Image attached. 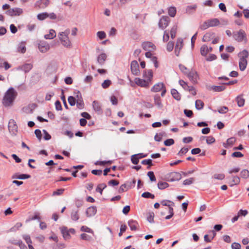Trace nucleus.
Returning <instances> with one entry per match:
<instances>
[{
    "label": "nucleus",
    "instance_id": "obj_1",
    "mask_svg": "<svg viewBox=\"0 0 249 249\" xmlns=\"http://www.w3.org/2000/svg\"><path fill=\"white\" fill-rule=\"evenodd\" d=\"M17 96V92L13 88H9L5 93L2 100V104L5 107L13 105Z\"/></svg>",
    "mask_w": 249,
    "mask_h": 249
},
{
    "label": "nucleus",
    "instance_id": "obj_2",
    "mask_svg": "<svg viewBox=\"0 0 249 249\" xmlns=\"http://www.w3.org/2000/svg\"><path fill=\"white\" fill-rule=\"evenodd\" d=\"M70 33V30L67 29L64 32H59L58 34V37L61 43L64 47L67 48H71L72 47V43L69 37Z\"/></svg>",
    "mask_w": 249,
    "mask_h": 249
},
{
    "label": "nucleus",
    "instance_id": "obj_3",
    "mask_svg": "<svg viewBox=\"0 0 249 249\" xmlns=\"http://www.w3.org/2000/svg\"><path fill=\"white\" fill-rule=\"evenodd\" d=\"M240 57L239 63L240 70L242 71H244L247 65V58L249 56V53L246 50H244L238 54Z\"/></svg>",
    "mask_w": 249,
    "mask_h": 249
},
{
    "label": "nucleus",
    "instance_id": "obj_4",
    "mask_svg": "<svg viewBox=\"0 0 249 249\" xmlns=\"http://www.w3.org/2000/svg\"><path fill=\"white\" fill-rule=\"evenodd\" d=\"M219 20L216 18L208 19L200 25L199 28L201 30H205L208 28L215 27L219 25Z\"/></svg>",
    "mask_w": 249,
    "mask_h": 249
},
{
    "label": "nucleus",
    "instance_id": "obj_5",
    "mask_svg": "<svg viewBox=\"0 0 249 249\" xmlns=\"http://www.w3.org/2000/svg\"><path fill=\"white\" fill-rule=\"evenodd\" d=\"M233 37L234 39L238 42L247 41V38L246 34L243 30H240L239 31L236 32H233Z\"/></svg>",
    "mask_w": 249,
    "mask_h": 249
},
{
    "label": "nucleus",
    "instance_id": "obj_6",
    "mask_svg": "<svg viewBox=\"0 0 249 249\" xmlns=\"http://www.w3.org/2000/svg\"><path fill=\"white\" fill-rule=\"evenodd\" d=\"M60 229L61 232L63 235V237L65 239V240H68L71 238V233H75V230L72 228L68 229L67 227L63 226L61 227Z\"/></svg>",
    "mask_w": 249,
    "mask_h": 249
},
{
    "label": "nucleus",
    "instance_id": "obj_7",
    "mask_svg": "<svg viewBox=\"0 0 249 249\" xmlns=\"http://www.w3.org/2000/svg\"><path fill=\"white\" fill-rule=\"evenodd\" d=\"M170 21V18L168 17L162 16L159 20L158 23L159 27L162 30H164L168 26Z\"/></svg>",
    "mask_w": 249,
    "mask_h": 249
},
{
    "label": "nucleus",
    "instance_id": "obj_8",
    "mask_svg": "<svg viewBox=\"0 0 249 249\" xmlns=\"http://www.w3.org/2000/svg\"><path fill=\"white\" fill-rule=\"evenodd\" d=\"M179 84L184 89L191 92L193 95H195L196 94V92L194 87L188 86L187 83L182 80H180L179 81Z\"/></svg>",
    "mask_w": 249,
    "mask_h": 249
},
{
    "label": "nucleus",
    "instance_id": "obj_9",
    "mask_svg": "<svg viewBox=\"0 0 249 249\" xmlns=\"http://www.w3.org/2000/svg\"><path fill=\"white\" fill-rule=\"evenodd\" d=\"M23 12L22 9L20 8H14L10 9L6 12V14L10 16H18L21 15Z\"/></svg>",
    "mask_w": 249,
    "mask_h": 249
},
{
    "label": "nucleus",
    "instance_id": "obj_10",
    "mask_svg": "<svg viewBox=\"0 0 249 249\" xmlns=\"http://www.w3.org/2000/svg\"><path fill=\"white\" fill-rule=\"evenodd\" d=\"M181 178V175L178 172H171L167 175V179L169 181H178L180 180Z\"/></svg>",
    "mask_w": 249,
    "mask_h": 249
},
{
    "label": "nucleus",
    "instance_id": "obj_11",
    "mask_svg": "<svg viewBox=\"0 0 249 249\" xmlns=\"http://www.w3.org/2000/svg\"><path fill=\"white\" fill-rule=\"evenodd\" d=\"M142 49L147 51H153L156 50V46L152 43L149 41L143 42L142 44Z\"/></svg>",
    "mask_w": 249,
    "mask_h": 249
},
{
    "label": "nucleus",
    "instance_id": "obj_12",
    "mask_svg": "<svg viewBox=\"0 0 249 249\" xmlns=\"http://www.w3.org/2000/svg\"><path fill=\"white\" fill-rule=\"evenodd\" d=\"M130 68L132 73L135 75H138L140 73L139 66L138 62L136 60H133L130 65Z\"/></svg>",
    "mask_w": 249,
    "mask_h": 249
},
{
    "label": "nucleus",
    "instance_id": "obj_13",
    "mask_svg": "<svg viewBox=\"0 0 249 249\" xmlns=\"http://www.w3.org/2000/svg\"><path fill=\"white\" fill-rule=\"evenodd\" d=\"M134 82L137 85L144 88L148 87L150 84V82H149L147 80L141 79L140 78H135Z\"/></svg>",
    "mask_w": 249,
    "mask_h": 249
},
{
    "label": "nucleus",
    "instance_id": "obj_14",
    "mask_svg": "<svg viewBox=\"0 0 249 249\" xmlns=\"http://www.w3.org/2000/svg\"><path fill=\"white\" fill-rule=\"evenodd\" d=\"M38 49L42 53H45L50 50V47L49 44L45 41L40 42L38 44Z\"/></svg>",
    "mask_w": 249,
    "mask_h": 249
},
{
    "label": "nucleus",
    "instance_id": "obj_15",
    "mask_svg": "<svg viewBox=\"0 0 249 249\" xmlns=\"http://www.w3.org/2000/svg\"><path fill=\"white\" fill-rule=\"evenodd\" d=\"M8 128L9 131L12 133L13 134L16 135L18 131V126L16 124V122L11 119L9 122Z\"/></svg>",
    "mask_w": 249,
    "mask_h": 249
},
{
    "label": "nucleus",
    "instance_id": "obj_16",
    "mask_svg": "<svg viewBox=\"0 0 249 249\" xmlns=\"http://www.w3.org/2000/svg\"><path fill=\"white\" fill-rule=\"evenodd\" d=\"M229 180V183L231 186L239 184L240 178L237 176H232L227 178Z\"/></svg>",
    "mask_w": 249,
    "mask_h": 249
},
{
    "label": "nucleus",
    "instance_id": "obj_17",
    "mask_svg": "<svg viewBox=\"0 0 249 249\" xmlns=\"http://www.w3.org/2000/svg\"><path fill=\"white\" fill-rule=\"evenodd\" d=\"M183 47V40L182 38H179L177 39L175 48V53L176 55L178 56L179 54L180 50Z\"/></svg>",
    "mask_w": 249,
    "mask_h": 249
},
{
    "label": "nucleus",
    "instance_id": "obj_18",
    "mask_svg": "<svg viewBox=\"0 0 249 249\" xmlns=\"http://www.w3.org/2000/svg\"><path fill=\"white\" fill-rule=\"evenodd\" d=\"M49 0H39L35 3V7L39 9H44L46 8L49 4Z\"/></svg>",
    "mask_w": 249,
    "mask_h": 249
},
{
    "label": "nucleus",
    "instance_id": "obj_19",
    "mask_svg": "<svg viewBox=\"0 0 249 249\" xmlns=\"http://www.w3.org/2000/svg\"><path fill=\"white\" fill-rule=\"evenodd\" d=\"M33 68V65L31 63H25L17 68L18 71H22L25 73L28 72Z\"/></svg>",
    "mask_w": 249,
    "mask_h": 249
},
{
    "label": "nucleus",
    "instance_id": "obj_20",
    "mask_svg": "<svg viewBox=\"0 0 249 249\" xmlns=\"http://www.w3.org/2000/svg\"><path fill=\"white\" fill-rule=\"evenodd\" d=\"M143 79L147 80L149 82H151L153 78V71L151 70L144 71L142 73Z\"/></svg>",
    "mask_w": 249,
    "mask_h": 249
},
{
    "label": "nucleus",
    "instance_id": "obj_21",
    "mask_svg": "<svg viewBox=\"0 0 249 249\" xmlns=\"http://www.w3.org/2000/svg\"><path fill=\"white\" fill-rule=\"evenodd\" d=\"M189 79L193 83H196L197 81V74L196 71H191L186 73Z\"/></svg>",
    "mask_w": 249,
    "mask_h": 249
},
{
    "label": "nucleus",
    "instance_id": "obj_22",
    "mask_svg": "<svg viewBox=\"0 0 249 249\" xmlns=\"http://www.w3.org/2000/svg\"><path fill=\"white\" fill-rule=\"evenodd\" d=\"M92 107L94 110L98 114H101L102 113V109L100 104L96 101H94L92 103Z\"/></svg>",
    "mask_w": 249,
    "mask_h": 249
},
{
    "label": "nucleus",
    "instance_id": "obj_23",
    "mask_svg": "<svg viewBox=\"0 0 249 249\" xmlns=\"http://www.w3.org/2000/svg\"><path fill=\"white\" fill-rule=\"evenodd\" d=\"M164 88V85L163 83L160 82L156 84L151 88V90L152 92H159Z\"/></svg>",
    "mask_w": 249,
    "mask_h": 249
},
{
    "label": "nucleus",
    "instance_id": "obj_24",
    "mask_svg": "<svg viewBox=\"0 0 249 249\" xmlns=\"http://www.w3.org/2000/svg\"><path fill=\"white\" fill-rule=\"evenodd\" d=\"M97 212L96 208L94 206H91L87 209L86 213L88 217L94 216Z\"/></svg>",
    "mask_w": 249,
    "mask_h": 249
},
{
    "label": "nucleus",
    "instance_id": "obj_25",
    "mask_svg": "<svg viewBox=\"0 0 249 249\" xmlns=\"http://www.w3.org/2000/svg\"><path fill=\"white\" fill-rule=\"evenodd\" d=\"M236 141V139L234 137H231L227 140L226 142H224L223 145L225 148H229L232 146Z\"/></svg>",
    "mask_w": 249,
    "mask_h": 249
},
{
    "label": "nucleus",
    "instance_id": "obj_26",
    "mask_svg": "<svg viewBox=\"0 0 249 249\" xmlns=\"http://www.w3.org/2000/svg\"><path fill=\"white\" fill-rule=\"evenodd\" d=\"M26 43L23 41L20 42L18 45L17 51L19 53H24L26 52Z\"/></svg>",
    "mask_w": 249,
    "mask_h": 249
},
{
    "label": "nucleus",
    "instance_id": "obj_27",
    "mask_svg": "<svg viewBox=\"0 0 249 249\" xmlns=\"http://www.w3.org/2000/svg\"><path fill=\"white\" fill-rule=\"evenodd\" d=\"M128 224L132 231L137 230L138 227H139L138 223L136 221L133 220H129L128 222Z\"/></svg>",
    "mask_w": 249,
    "mask_h": 249
},
{
    "label": "nucleus",
    "instance_id": "obj_28",
    "mask_svg": "<svg viewBox=\"0 0 249 249\" xmlns=\"http://www.w3.org/2000/svg\"><path fill=\"white\" fill-rule=\"evenodd\" d=\"M107 56L106 53H102L100 54L97 58L98 63L100 65H103L105 63V62L107 59Z\"/></svg>",
    "mask_w": 249,
    "mask_h": 249
},
{
    "label": "nucleus",
    "instance_id": "obj_29",
    "mask_svg": "<svg viewBox=\"0 0 249 249\" xmlns=\"http://www.w3.org/2000/svg\"><path fill=\"white\" fill-rule=\"evenodd\" d=\"M213 37H214V33H207L203 36V38H202V41L204 42H209L211 39H213Z\"/></svg>",
    "mask_w": 249,
    "mask_h": 249
},
{
    "label": "nucleus",
    "instance_id": "obj_30",
    "mask_svg": "<svg viewBox=\"0 0 249 249\" xmlns=\"http://www.w3.org/2000/svg\"><path fill=\"white\" fill-rule=\"evenodd\" d=\"M76 106L77 108L82 109L84 107V103L82 99L81 93H79V98L76 99Z\"/></svg>",
    "mask_w": 249,
    "mask_h": 249
},
{
    "label": "nucleus",
    "instance_id": "obj_31",
    "mask_svg": "<svg viewBox=\"0 0 249 249\" xmlns=\"http://www.w3.org/2000/svg\"><path fill=\"white\" fill-rule=\"evenodd\" d=\"M154 103L156 106L159 108H161L163 105L161 102V99L159 95H156L154 96Z\"/></svg>",
    "mask_w": 249,
    "mask_h": 249
},
{
    "label": "nucleus",
    "instance_id": "obj_32",
    "mask_svg": "<svg viewBox=\"0 0 249 249\" xmlns=\"http://www.w3.org/2000/svg\"><path fill=\"white\" fill-rule=\"evenodd\" d=\"M56 36V34L55 31L53 29H51L49 31V34L44 36V38L46 39H52L54 38Z\"/></svg>",
    "mask_w": 249,
    "mask_h": 249
},
{
    "label": "nucleus",
    "instance_id": "obj_33",
    "mask_svg": "<svg viewBox=\"0 0 249 249\" xmlns=\"http://www.w3.org/2000/svg\"><path fill=\"white\" fill-rule=\"evenodd\" d=\"M30 177H31V176L29 175H27V174H20V175L15 174L12 176V178L24 179L29 178Z\"/></svg>",
    "mask_w": 249,
    "mask_h": 249
},
{
    "label": "nucleus",
    "instance_id": "obj_34",
    "mask_svg": "<svg viewBox=\"0 0 249 249\" xmlns=\"http://www.w3.org/2000/svg\"><path fill=\"white\" fill-rule=\"evenodd\" d=\"M11 67V65H10L8 62L4 61L3 59L0 58V68L4 67L5 70H7Z\"/></svg>",
    "mask_w": 249,
    "mask_h": 249
},
{
    "label": "nucleus",
    "instance_id": "obj_35",
    "mask_svg": "<svg viewBox=\"0 0 249 249\" xmlns=\"http://www.w3.org/2000/svg\"><path fill=\"white\" fill-rule=\"evenodd\" d=\"M171 93L173 98L177 101H179L181 99L180 95L176 89H172Z\"/></svg>",
    "mask_w": 249,
    "mask_h": 249
},
{
    "label": "nucleus",
    "instance_id": "obj_36",
    "mask_svg": "<svg viewBox=\"0 0 249 249\" xmlns=\"http://www.w3.org/2000/svg\"><path fill=\"white\" fill-rule=\"evenodd\" d=\"M236 100L238 106L239 107H242L244 106L245 104V99L241 96H237Z\"/></svg>",
    "mask_w": 249,
    "mask_h": 249
},
{
    "label": "nucleus",
    "instance_id": "obj_37",
    "mask_svg": "<svg viewBox=\"0 0 249 249\" xmlns=\"http://www.w3.org/2000/svg\"><path fill=\"white\" fill-rule=\"evenodd\" d=\"M240 176L242 178H249V171L247 169L242 170L240 172Z\"/></svg>",
    "mask_w": 249,
    "mask_h": 249
},
{
    "label": "nucleus",
    "instance_id": "obj_38",
    "mask_svg": "<svg viewBox=\"0 0 249 249\" xmlns=\"http://www.w3.org/2000/svg\"><path fill=\"white\" fill-rule=\"evenodd\" d=\"M169 184L166 182L160 181L158 183V187L159 189L162 190L168 187Z\"/></svg>",
    "mask_w": 249,
    "mask_h": 249
},
{
    "label": "nucleus",
    "instance_id": "obj_39",
    "mask_svg": "<svg viewBox=\"0 0 249 249\" xmlns=\"http://www.w3.org/2000/svg\"><path fill=\"white\" fill-rule=\"evenodd\" d=\"M107 185L105 183H101L98 185L96 189V191L99 192L101 195L102 194L103 190L106 188Z\"/></svg>",
    "mask_w": 249,
    "mask_h": 249
},
{
    "label": "nucleus",
    "instance_id": "obj_40",
    "mask_svg": "<svg viewBox=\"0 0 249 249\" xmlns=\"http://www.w3.org/2000/svg\"><path fill=\"white\" fill-rule=\"evenodd\" d=\"M160 203L163 206H168V207L172 206H174L175 204L173 201L168 200H163L160 202Z\"/></svg>",
    "mask_w": 249,
    "mask_h": 249
},
{
    "label": "nucleus",
    "instance_id": "obj_41",
    "mask_svg": "<svg viewBox=\"0 0 249 249\" xmlns=\"http://www.w3.org/2000/svg\"><path fill=\"white\" fill-rule=\"evenodd\" d=\"M196 107L197 109L200 110L203 108L204 107V103L200 100H197L195 103Z\"/></svg>",
    "mask_w": 249,
    "mask_h": 249
},
{
    "label": "nucleus",
    "instance_id": "obj_42",
    "mask_svg": "<svg viewBox=\"0 0 249 249\" xmlns=\"http://www.w3.org/2000/svg\"><path fill=\"white\" fill-rule=\"evenodd\" d=\"M208 47L206 45H203L200 48V53L203 56H206L208 53Z\"/></svg>",
    "mask_w": 249,
    "mask_h": 249
},
{
    "label": "nucleus",
    "instance_id": "obj_43",
    "mask_svg": "<svg viewBox=\"0 0 249 249\" xmlns=\"http://www.w3.org/2000/svg\"><path fill=\"white\" fill-rule=\"evenodd\" d=\"M177 30V26L176 25H175L172 27V28L170 30V35H171V38L172 39H174L176 36Z\"/></svg>",
    "mask_w": 249,
    "mask_h": 249
},
{
    "label": "nucleus",
    "instance_id": "obj_44",
    "mask_svg": "<svg viewBox=\"0 0 249 249\" xmlns=\"http://www.w3.org/2000/svg\"><path fill=\"white\" fill-rule=\"evenodd\" d=\"M154 213L153 212H149L147 213V220L148 222L152 223L154 222Z\"/></svg>",
    "mask_w": 249,
    "mask_h": 249
},
{
    "label": "nucleus",
    "instance_id": "obj_45",
    "mask_svg": "<svg viewBox=\"0 0 249 249\" xmlns=\"http://www.w3.org/2000/svg\"><path fill=\"white\" fill-rule=\"evenodd\" d=\"M140 154L134 155L131 157V161L134 164H137L139 161V158L138 156Z\"/></svg>",
    "mask_w": 249,
    "mask_h": 249
},
{
    "label": "nucleus",
    "instance_id": "obj_46",
    "mask_svg": "<svg viewBox=\"0 0 249 249\" xmlns=\"http://www.w3.org/2000/svg\"><path fill=\"white\" fill-rule=\"evenodd\" d=\"M37 19L40 20H43L48 18L47 13L44 12L39 14L37 16Z\"/></svg>",
    "mask_w": 249,
    "mask_h": 249
},
{
    "label": "nucleus",
    "instance_id": "obj_47",
    "mask_svg": "<svg viewBox=\"0 0 249 249\" xmlns=\"http://www.w3.org/2000/svg\"><path fill=\"white\" fill-rule=\"evenodd\" d=\"M212 88L214 91L219 92V91H223V90H224L225 89V87L224 86L222 85V86H213Z\"/></svg>",
    "mask_w": 249,
    "mask_h": 249
},
{
    "label": "nucleus",
    "instance_id": "obj_48",
    "mask_svg": "<svg viewBox=\"0 0 249 249\" xmlns=\"http://www.w3.org/2000/svg\"><path fill=\"white\" fill-rule=\"evenodd\" d=\"M176 14V9L175 7H171L168 9V14L172 17H174Z\"/></svg>",
    "mask_w": 249,
    "mask_h": 249
},
{
    "label": "nucleus",
    "instance_id": "obj_49",
    "mask_svg": "<svg viewBox=\"0 0 249 249\" xmlns=\"http://www.w3.org/2000/svg\"><path fill=\"white\" fill-rule=\"evenodd\" d=\"M142 196L144 198H151L154 199L155 196L149 192H144L142 194Z\"/></svg>",
    "mask_w": 249,
    "mask_h": 249
},
{
    "label": "nucleus",
    "instance_id": "obj_50",
    "mask_svg": "<svg viewBox=\"0 0 249 249\" xmlns=\"http://www.w3.org/2000/svg\"><path fill=\"white\" fill-rule=\"evenodd\" d=\"M97 36L100 39L102 40L105 38L107 36L105 32L99 31L97 33Z\"/></svg>",
    "mask_w": 249,
    "mask_h": 249
},
{
    "label": "nucleus",
    "instance_id": "obj_51",
    "mask_svg": "<svg viewBox=\"0 0 249 249\" xmlns=\"http://www.w3.org/2000/svg\"><path fill=\"white\" fill-rule=\"evenodd\" d=\"M71 218L73 221H77L79 219V215L77 211H72L71 213Z\"/></svg>",
    "mask_w": 249,
    "mask_h": 249
},
{
    "label": "nucleus",
    "instance_id": "obj_52",
    "mask_svg": "<svg viewBox=\"0 0 249 249\" xmlns=\"http://www.w3.org/2000/svg\"><path fill=\"white\" fill-rule=\"evenodd\" d=\"M81 231H85L89 233H91L93 234H94L93 231L89 227L85 226H83L81 227Z\"/></svg>",
    "mask_w": 249,
    "mask_h": 249
},
{
    "label": "nucleus",
    "instance_id": "obj_53",
    "mask_svg": "<svg viewBox=\"0 0 249 249\" xmlns=\"http://www.w3.org/2000/svg\"><path fill=\"white\" fill-rule=\"evenodd\" d=\"M76 102V99L73 96H70L68 98V102L71 106L75 105Z\"/></svg>",
    "mask_w": 249,
    "mask_h": 249
},
{
    "label": "nucleus",
    "instance_id": "obj_54",
    "mask_svg": "<svg viewBox=\"0 0 249 249\" xmlns=\"http://www.w3.org/2000/svg\"><path fill=\"white\" fill-rule=\"evenodd\" d=\"M22 224L20 222L17 223L16 225L12 228L10 229L11 231H16L18 230L21 226Z\"/></svg>",
    "mask_w": 249,
    "mask_h": 249
},
{
    "label": "nucleus",
    "instance_id": "obj_55",
    "mask_svg": "<svg viewBox=\"0 0 249 249\" xmlns=\"http://www.w3.org/2000/svg\"><path fill=\"white\" fill-rule=\"evenodd\" d=\"M217 111L219 113L224 114L228 111V108L225 106L220 107L218 108Z\"/></svg>",
    "mask_w": 249,
    "mask_h": 249
},
{
    "label": "nucleus",
    "instance_id": "obj_56",
    "mask_svg": "<svg viewBox=\"0 0 249 249\" xmlns=\"http://www.w3.org/2000/svg\"><path fill=\"white\" fill-rule=\"evenodd\" d=\"M174 48V42L173 41H169L166 46V49L169 52H171Z\"/></svg>",
    "mask_w": 249,
    "mask_h": 249
},
{
    "label": "nucleus",
    "instance_id": "obj_57",
    "mask_svg": "<svg viewBox=\"0 0 249 249\" xmlns=\"http://www.w3.org/2000/svg\"><path fill=\"white\" fill-rule=\"evenodd\" d=\"M194 181V178H191L188 179L184 180L183 182V184L184 185H189L193 183Z\"/></svg>",
    "mask_w": 249,
    "mask_h": 249
},
{
    "label": "nucleus",
    "instance_id": "obj_58",
    "mask_svg": "<svg viewBox=\"0 0 249 249\" xmlns=\"http://www.w3.org/2000/svg\"><path fill=\"white\" fill-rule=\"evenodd\" d=\"M147 176L149 178L151 181H155L156 180V177L154 174V173L152 171H149L147 173Z\"/></svg>",
    "mask_w": 249,
    "mask_h": 249
},
{
    "label": "nucleus",
    "instance_id": "obj_59",
    "mask_svg": "<svg viewBox=\"0 0 249 249\" xmlns=\"http://www.w3.org/2000/svg\"><path fill=\"white\" fill-rule=\"evenodd\" d=\"M215 179L218 180H222L225 178V175L223 174H216L213 176Z\"/></svg>",
    "mask_w": 249,
    "mask_h": 249
},
{
    "label": "nucleus",
    "instance_id": "obj_60",
    "mask_svg": "<svg viewBox=\"0 0 249 249\" xmlns=\"http://www.w3.org/2000/svg\"><path fill=\"white\" fill-rule=\"evenodd\" d=\"M43 138L46 141H48L51 139V136L47 132L46 130H43Z\"/></svg>",
    "mask_w": 249,
    "mask_h": 249
},
{
    "label": "nucleus",
    "instance_id": "obj_61",
    "mask_svg": "<svg viewBox=\"0 0 249 249\" xmlns=\"http://www.w3.org/2000/svg\"><path fill=\"white\" fill-rule=\"evenodd\" d=\"M111 81L109 80H106L102 84V86L104 89L108 88L111 84Z\"/></svg>",
    "mask_w": 249,
    "mask_h": 249
},
{
    "label": "nucleus",
    "instance_id": "obj_62",
    "mask_svg": "<svg viewBox=\"0 0 249 249\" xmlns=\"http://www.w3.org/2000/svg\"><path fill=\"white\" fill-rule=\"evenodd\" d=\"M174 143V141L172 139H167L164 142V144H165V145L167 146H171V145L173 144Z\"/></svg>",
    "mask_w": 249,
    "mask_h": 249
},
{
    "label": "nucleus",
    "instance_id": "obj_63",
    "mask_svg": "<svg viewBox=\"0 0 249 249\" xmlns=\"http://www.w3.org/2000/svg\"><path fill=\"white\" fill-rule=\"evenodd\" d=\"M15 245H18L20 249H27V247L21 241H19L18 242L14 243Z\"/></svg>",
    "mask_w": 249,
    "mask_h": 249
},
{
    "label": "nucleus",
    "instance_id": "obj_64",
    "mask_svg": "<svg viewBox=\"0 0 249 249\" xmlns=\"http://www.w3.org/2000/svg\"><path fill=\"white\" fill-rule=\"evenodd\" d=\"M232 249H241V245L236 242H234L231 244V246Z\"/></svg>",
    "mask_w": 249,
    "mask_h": 249
}]
</instances>
